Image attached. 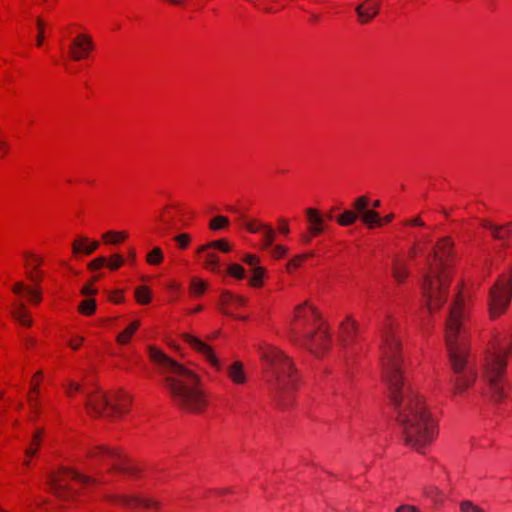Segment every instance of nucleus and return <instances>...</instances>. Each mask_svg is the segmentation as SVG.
Returning <instances> with one entry per match:
<instances>
[{"label": "nucleus", "mask_w": 512, "mask_h": 512, "mask_svg": "<svg viewBox=\"0 0 512 512\" xmlns=\"http://www.w3.org/2000/svg\"><path fill=\"white\" fill-rule=\"evenodd\" d=\"M380 333L383 376L397 424L401 428L405 444L418 452H424L437 435L436 421L423 399L403 378L401 343L394 332L393 323L386 321Z\"/></svg>", "instance_id": "f257e3e1"}, {"label": "nucleus", "mask_w": 512, "mask_h": 512, "mask_svg": "<svg viewBox=\"0 0 512 512\" xmlns=\"http://www.w3.org/2000/svg\"><path fill=\"white\" fill-rule=\"evenodd\" d=\"M149 357L164 375V385L174 403L184 411L201 412L206 405V399L199 389L197 375L155 347H149Z\"/></svg>", "instance_id": "f03ea898"}, {"label": "nucleus", "mask_w": 512, "mask_h": 512, "mask_svg": "<svg viewBox=\"0 0 512 512\" xmlns=\"http://www.w3.org/2000/svg\"><path fill=\"white\" fill-rule=\"evenodd\" d=\"M464 317L463 300L458 296L450 308L445 330L447 350L454 372L452 381L456 394L465 392L466 389L474 383L477 377L476 369L468 357Z\"/></svg>", "instance_id": "7ed1b4c3"}, {"label": "nucleus", "mask_w": 512, "mask_h": 512, "mask_svg": "<svg viewBox=\"0 0 512 512\" xmlns=\"http://www.w3.org/2000/svg\"><path fill=\"white\" fill-rule=\"evenodd\" d=\"M453 243L450 238H441L432 252L433 261L428 260L429 271L425 273L422 290L427 309L432 312L441 307L449 286V259L452 256Z\"/></svg>", "instance_id": "20e7f679"}, {"label": "nucleus", "mask_w": 512, "mask_h": 512, "mask_svg": "<svg viewBox=\"0 0 512 512\" xmlns=\"http://www.w3.org/2000/svg\"><path fill=\"white\" fill-rule=\"evenodd\" d=\"M263 358L269 365L267 376L274 400L281 408H289L298 383L292 362L275 347L267 348Z\"/></svg>", "instance_id": "39448f33"}, {"label": "nucleus", "mask_w": 512, "mask_h": 512, "mask_svg": "<svg viewBox=\"0 0 512 512\" xmlns=\"http://www.w3.org/2000/svg\"><path fill=\"white\" fill-rule=\"evenodd\" d=\"M91 470L106 467L108 472L125 475H136L138 468L131 465L128 460L116 449L105 445L94 447L89 452Z\"/></svg>", "instance_id": "423d86ee"}, {"label": "nucleus", "mask_w": 512, "mask_h": 512, "mask_svg": "<svg viewBox=\"0 0 512 512\" xmlns=\"http://www.w3.org/2000/svg\"><path fill=\"white\" fill-rule=\"evenodd\" d=\"M130 402V398L123 392H115L110 397L95 391L87 394L85 408L90 415L114 417L124 413Z\"/></svg>", "instance_id": "0eeeda50"}, {"label": "nucleus", "mask_w": 512, "mask_h": 512, "mask_svg": "<svg viewBox=\"0 0 512 512\" xmlns=\"http://www.w3.org/2000/svg\"><path fill=\"white\" fill-rule=\"evenodd\" d=\"M509 351L500 352L487 360L484 368V379L487 382L494 400L504 397V376L506 370V355Z\"/></svg>", "instance_id": "6e6552de"}, {"label": "nucleus", "mask_w": 512, "mask_h": 512, "mask_svg": "<svg viewBox=\"0 0 512 512\" xmlns=\"http://www.w3.org/2000/svg\"><path fill=\"white\" fill-rule=\"evenodd\" d=\"M77 480L83 484L95 483L98 480L85 476L77 471L64 469L57 473H52L48 477V484L51 491L62 500H69L74 498L75 492L69 486V480Z\"/></svg>", "instance_id": "1a4fd4ad"}, {"label": "nucleus", "mask_w": 512, "mask_h": 512, "mask_svg": "<svg viewBox=\"0 0 512 512\" xmlns=\"http://www.w3.org/2000/svg\"><path fill=\"white\" fill-rule=\"evenodd\" d=\"M512 299V274L502 277L489 291V313L492 319L502 315Z\"/></svg>", "instance_id": "9d476101"}, {"label": "nucleus", "mask_w": 512, "mask_h": 512, "mask_svg": "<svg viewBox=\"0 0 512 512\" xmlns=\"http://www.w3.org/2000/svg\"><path fill=\"white\" fill-rule=\"evenodd\" d=\"M105 499L109 502L125 508H136L139 506L145 508H158L159 502L152 498H145L133 494H108Z\"/></svg>", "instance_id": "9b49d317"}, {"label": "nucleus", "mask_w": 512, "mask_h": 512, "mask_svg": "<svg viewBox=\"0 0 512 512\" xmlns=\"http://www.w3.org/2000/svg\"><path fill=\"white\" fill-rule=\"evenodd\" d=\"M94 48V42L91 36L79 34L74 38L69 46V56L74 61H80L87 58Z\"/></svg>", "instance_id": "f8f14e48"}, {"label": "nucleus", "mask_w": 512, "mask_h": 512, "mask_svg": "<svg viewBox=\"0 0 512 512\" xmlns=\"http://www.w3.org/2000/svg\"><path fill=\"white\" fill-rule=\"evenodd\" d=\"M369 199L366 196L358 197L354 203L353 208L358 212L359 217L365 225L369 228L381 225V218L379 213L374 210L367 209Z\"/></svg>", "instance_id": "ddd939ff"}, {"label": "nucleus", "mask_w": 512, "mask_h": 512, "mask_svg": "<svg viewBox=\"0 0 512 512\" xmlns=\"http://www.w3.org/2000/svg\"><path fill=\"white\" fill-rule=\"evenodd\" d=\"M305 345L314 352L319 353L328 348L329 338L327 330L319 325L317 331L314 333H306L304 335Z\"/></svg>", "instance_id": "4468645a"}, {"label": "nucleus", "mask_w": 512, "mask_h": 512, "mask_svg": "<svg viewBox=\"0 0 512 512\" xmlns=\"http://www.w3.org/2000/svg\"><path fill=\"white\" fill-rule=\"evenodd\" d=\"M381 4L378 0H365L355 7L358 21L361 24L369 23L380 12Z\"/></svg>", "instance_id": "2eb2a0df"}, {"label": "nucleus", "mask_w": 512, "mask_h": 512, "mask_svg": "<svg viewBox=\"0 0 512 512\" xmlns=\"http://www.w3.org/2000/svg\"><path fill=\"white\" fill-rule=\"evenodd\" d=\"M184 339L191 347L200 352L211 363V365L220 369V362L210 346L192 335L186 334L184 335Z\"/></svg>", "instance_id": "dca6fc26"}, {"label": "nucleus", "mask_w": 512, "mask_h": 512, "mask_svg": "<svg viewBox=\"0 0 512 512\" xmlns=\"http://www.w3.org/2000/svg\"><path fill=\"white\" fill-rule=\"evenodd\" d=\"M319 315L314 307L310 306L307 302L300 304L295 309V320L301 321L304 324L310 322H317Z\"/></svg>", "instance_id": "f3484780"}, {"label": "nucleus", "mask_w": 512, "mask_h": 512, "mask_svg": "<svg viewBox=\"0 0 512 512\" xmlns=\"http://www.w3.org/2000/svg\"><path fill=\"white\" fill-rule=\"evenodd\" d=\"M99 246L100 243L98 241L89 242L87 237L80 236L72 243V252L74 255H78L80 253L90 255L96 251Z\"/></svg>", "instance_id": "a211bd4d"}, {"label": "nucleus", "mask_w": 512, "mask_h": 512, "mask_svg": "<svg viewBox=\"0 0 512 512\" xmlns=\"http://www.w3.org/2000/svg\"><path fill=\"white\" fill-rule=\"evenodd\" d=\"M306 216L310 223L309 230L313 236L319 235L324 230V218L321 216L318 210L314 208L306 209Z\"/></svg>", "instance_id": "6ab92c4d"}, {"label": "nucleus", "mask_w": 512, "mask_h": 512, "mask_svg": "<svg viewBox=\"0 0 512 512\" xmlns=\"http://www.w3.org/2000/svg\"><path fill=\"white\" fill-rule=\"evenodd\" d=\"M227 376L235 383V384H244L246 382V375L243 370V365L241 362L236 361L227 367Z\"/></svg>", "instance_id": "aec40b11"}, {"label": "nucleus", "mask_w": 512, "mask_h": 512, "mask_svg": "<svg viewBox=\"0 0 512 512\" xmlns=\"http://www.w3.org/2000/svg\"><path fill=\"white\" fill-rule=\"evenodd\" d=\"M358 329L357 323L351 318L348 317L345 322L341 325L342 330V341L344 345H347L348 342L354 337Z\"/></svg>", "instance_id": "412c9836"}, {"label": "nucleus", "mask_w": 512, "mask_h": 512, "mask_svg": "<svg viewBox=\"0 0 512 512\" xmlns=\"http://www.w3.org/2000/svg\"><path fill=\"white\" fill-rule=\"evenodd\" d=\"M11 315L16 321L24 326L32 325V320L28 317V311L23 303L15 305L14 309L11 311Z\"/></svg>", "instance_id": "4be33fe9"}, {"label": "nucleus", "mask_w": 512, "mask_h": 512, "mask_svg": "<svg viewBox=\"0 0 512 512\" xmlns=\"http://www.w3.org/2000/svg\"><path fill=\"white\" fill-rule=\"evenodd\" d=\"M393 277L399 283L403 282L405 278L408 276L409 271L406 263L403 261L396 259L393 263L392 269Z\"/></svg>", "instance_id": "5701e85b"}, {"label": "nucleus", "mask_w": 512, "mask_h": 512, "mask_svg": "<svg viewBox=\"0 0 512 512\" xmlns=\"http://www.w3.org/2000/svg\"><path fill=\"white\" fill-rule=\"evenodd\" d=\"M198 253L203 255L204 264L208 269L213 272L219 271V258L214 252H211L210 249H207L203 252L198 250Z\"/></svg>", "instance_id": "b1692460"}, {"label": "nucleus", "mask_w": 512, "mask_h": 512, "mask_svg": "<svg viewBox=\"0 0 512 512\" xmlns=\"http://www.w3.org/2000/svg\"><path fill=\"white\" fill-rule=\"evenodd\" d=\"M229 211L235 212L239 214V219L244 222V226L246 229L251 233H257L262 231L265 228V223H260L255 220L248 221L246 220L245 216L243 214H240L236 209L234 208H228Z\"/></svg>", "instance_id": "393cba45"}, {"label": "nucleus", "mask_w": 512, "mask_h": 512, "mask_svg": "<svg viewBox=\"0 0 512 512\" xmlns=\"http://www.w3.org/2000/svg\"><path fill=\"white\" fill-rule=\"evenodd\" d=\"M358 218L359 215L356 210H345L340 216L337 217V222L341 226H349L354 224Z\"/></svg>", "instance_id": "a878e982"}, {"label": "nucleus", "mask_w": 512, "mask_h": 512, "mask_svg": "<svg viewBox=\"0 0 512 512\" xmlns=\"http://www.w3.org/2000/svg\"><path fill=\"white\" fill-rule=\"evenodd\" d=\"M25 258V267L28 271H39L38 267L42 264L43 259L37 255H34L30 252L24 253Z\"/></svg>", "instance_id": "bb28decb"}, {"label": "nucleus", "mask_w": 512, "mask_h": 512, "mask_svg": "<svg viewBox=\"0 0 512 512\" xmlns=\"http://www.w3.org/2000/svg\"><path fill=\"white\" fill-rule=\"evenodd\" d=\"M140 325L139 321L132 322L123 332L118 334L117 342L120 344H126L133 333L138 329Z\"/></svg>", "instance_id": "cd10ccee"}, {"label": "nucleus", "mask_w": 512, "mask_h": 512, "mask_svg": "<svg viewBox=\"0 0 512 512\" xmlns=\"http://www.w3.org/2000/svg\"><path fill=\"white\" fill-rule=\"evenodd\" d=\"M208 284L203 280L194 278L190 283V294L194 297L201 296L207 289Z\"/></svg>", "instance_id": "c85d7f7f"}, {"label": "nucleus", "mask_w": 512, "mask_h": 512, "mask_svg": "<svg viewBox=\"0 0 512 512\" xmlns=\"http://www.w3.org/2000/svg\"><path fill=\"white\" fill-rule=\"evenodd\" d=\"M212 248H218L219 250H221L223 252H229L231 250L230 245L225 240H216V241H211L208 244L202 245L201 247H199V251L203 252L207 249H212Z\"/></svg>", "instance_id": "c756f323"}, {"label": "nucleus", "mask_w": 512, "mask_h": 512, "mask_svg": "<svg viewBox=\"0 0 512 512\" xmlns=\"http://www.w3.org/2000/svg\"><path fill=\"white\" fill-rule=\"evenodd\" d=\"M127 237L125 232L108 231L102 235L106 243L117 244Z\"/></svg>", "instance_id": "7c9ffc66"}, {"label": "nucleus", "mask_w": 512, "mask_h": 512, "mask_svg": "<svg viewBox=\"0 0 512 512\" xmlns=\"http://www.w3.org/2000/svg\"><path fill=\"white\" fill-rule=\"evenodd\" d=\"M41 434V430L34 433L30 446L25 449V455L27 457H32L37 453V449L41 443Z\"/></svg>", "instance_id": "2f4dec72"}, {"label": "nucleus", "mask_w": 512, "mask_h": 512, "mask_svg": "<svg viewBox=\"0 0 512 512\" xmlns=\"http://www.w3.org/2000/svg\"><path fill=\"white\" fill-rule=\"evenodd\" d=\"M135 297L140 304H147L150 302V290L146 286H140L135 290Z\"/></svg>", "instance_id": "473e14b6"}, {"label": "nucleus", "mask_w": 512, "mask_h": 512, "mask_svg": "<svg viewBox=\"0 0 512 512\" xmlns=\"http://www.w3.org/2000/svg\"><path fill=\"white\" fill-rule=\"evenodd\" d=\"M263 232V248H269L272 246V243L275 239V231L270 225H265V228L262 230Z\"/></svg>", "instance_id": "72a5a7b5"}, {"label": "nucleus", "mask_w": 512, "mask_h": 512, "mask_svg": "<svg viewBox=\"0 0 512 512\" xmlns=\"http://www.w3.org/2000/svg\"><path fill=\"white\" fill-rule=\"evenodd\" d=\"M264 268L260 267V266H255L253 269H252V277L250 279V284L254 287H260L262 285V279H263V276H264Z\"/></svg>", "instance_id": "f704fd0d"}, {"label": "nucleus", "mask_w": 512, "mask_h": 512, "mask_svg": "<svg viewBox=\"0 0 512 512\" xmlns=\"http://www.w3.org/2000/svg\"><path fill=\"white\" fill-rule=\"evenodd\" d=\"M147 262L151 265H158L163 260V252L161 248L155 247L150 253L147 255Z\"/></svg>", "instance_id": "c9c22d12"}, {"label": "nucleus", "mask_w": 512, "mask_h": 512, "mask_svg": "<svg viewBox=\"0 0 512 512\" xmlns=\"http://www.w3.org/2000/svg\"><path fill=\"white\" fill-rule=\"evenodd\" d=\"M96 303L93 299H85L81 302L79 310L85 315H91L95 312Z\"/></svg>", "instance_id": "e433bc0d"}, {"label": "nucleus", "mask_w": 512, "mask_h": 512, "mask_svg": "<svg viewBox=\"0 0 512 512\" xmlns=\"http://www.w3.org/2000/svg\"><path fill=\"white\" fill-rule=\"evenodd\" d=\"M229 220L225 216H216L214 217L209 224L210 229L212 230H219L226 226H228Z\"/></svg>", "instance_id": "4c0bfd02"}, {"label": "nucleus", "mask_w": 512, "mask_h": 512, "mask_svg": "<svg viewBox=\"0 0 512 512\" xmlns=\"http://www.w3.org/2000/svg\"><path fill=\"white\" fill-rule=\"evenodd\" d=\"M459 508L460 512H485L480 506L469 500L460 502Z\"/></svg>", "instance_id": "58836bf2"}, {"label": "nucleus", "mask_w": 512, "mask_h": 512, "mask_svg": "<svg viewBox=\"0 0 512 512\" xmlns=\"http://www.w3.org/2000/svg\"><path fill=\"white\" fill-rule=\"evenodd\" d=\"M228 273L237 279H243L245 275L244 268L239 264H231L228 267Z\"/></svg>", "instance_id": "ea45409f"}, {"label": "nucleus", "mask_w": 512, "mask_h": 512, "mask_svg": "<svg viewBox=\"0 0 512 512\" xmlns=\"http://www.w3.org/2000/svg\"><path fill=\"white\" fill-rule=\"evenodd\" d=\"M312 255H313V253H308V254H302V255L295 256L293 259H291L288 262L287 269L290 271L292 268L299 267L303 260H305L306 258H308V257H310Z\"/></svg>", "instance_id": "a19ab883"}, {"label": "nucleus", "mask_w": 512, "mask_h": 512, "mask_svg": "<svg viewBox=\"0 0 512 512\" xmlns=\"http://www.w3.org/2000/svg\"><path fill=\"white\" fill-rule=\"evenodd\" d=\"M124 263L123 257L120 254H115L110 258V261H107L106 265L111 270H116L120 268Z\"/></svg>", "instance_id": "79ce46f5"}, {"label": "nucleus", "mask_w": 512, "mask_h": 512, "mask_svg": "<svg viewBox=\"0 0 512 512\" xmlns=\"http://www.w3.org/2000/svg\"><path fill=\"white\" fill-rule=\"evenodd\" d=\"M159 221L161 222L162 227L158 230V232L162 235L168 233L174 228V223L171 219H166L165 217L160 216Z\"/></svg>", "instance_id": "37998d69"}, {"label": "nucleus", "mask_w": 512, "mask_h": 512, "mask_svg": "<svg viewBox=\"0 0 512 512\" xmlns=\"http://www.w3.org/2000/svg\"><path fill=\"white\" fill-rule=\"evenodd\" d=\"M107 263V259L106 257L104 256H100V257H97L95 258L94 260H92L89 264H88V268L90 270H98L100 269L101 267H103L104 265H106Z\"/></svg>", "instance_id": "c03bdc74"}, {"label": "nucleus", "mask_w": 512, "mask_h": 512, "mask_svg": "<svg viewBox=\"0 0 512 512\" xmlns=\"http://www.w3.org/2000/svg\"><path fill=\"white\" fill-rule=\"evenodd\" d=\"M175 240L178 242L179 247L184 249L190 243V236L188 234L183 233V234L176 236Z\"/></svg>", "instance_id": "a18cd8bd"}, {"label": "nucleus", "mask_w": 512, "mask_h": 512, "mask_svg": "<svg viewBox=\"0 0 512 512\" xmlns=\"http://www.w3.org/2000/svg\"><path fill=\"white\" fill-rule=\"evenodd\" d=\"M26 275L31 282L38 284L42 279L43 273L40 270L39 271H27Z\"/></svg>", "instance_id": "49530a36"}, {"label": "nucleus", "mask_w": 512, "mask_h": 512, "mask_svg": "<svg viewBox=\"0 0 512 512\" xmlns=\"http://www.w3.org/2000/svg\"><path fill=\"white\" fill-rule=\"evenodd\" d=\"M26 292L34 303H39L41 301V292L39 289L27 288Z\"/></svg>", "instance_id": "de8ad7c7"}, {"label": "nucleus", "mask_w": 512, "mask_h": 512, "mask_svg": "<svg viewBox=\"0 0 512 512\" xmlns=\"http://www.w3.org/2000/svg\"><path fill=\"white\" fill-rule=\"evenodd\" d=\"M271 253L276 258H281L286 255L287 248L282 245H276L272 247Z\"/></svg>", "instance_id": "09e8293b"}, {"label": "nucleus", "mask_w": 512, "mask_h": 512, "mask_svg": "<svg viewBox=\"0 0 512 512\" xmlns=\"http://www.w3.org/2000/svg\"><path fill=\"white\" fill-rule=\"evenodd\" d=\"M512 235V223H506L502 225L500 236H503V241L509 239Z\"/></svg>", "instance_id": "8fccbe9b"}, {"label": "nucleus", "mask_w": 512, "mask_h": 512, "mask_svg": "<svg viewBox=\"0 0 512 512\" xmlns=\"http://www.w3.org/2000/svg\"><path fill=\"white\" fill-rule=\"evenodd\" d=\"M424 493L427 497L432 498L434 501H438L437 496L440 495V491L438 490V488L433 486L427 487L425 488Z\"/></svg>", "instance_id": "3c124183"}, {"label": "nucleus", "mask_w": 512, "mask_h": 512, "mask_svg": "<svg viewBox=\"0 0 512 512\" xmlns=\"http://www.w3.org/2000/svg\"><path fill=\"white\" fill-rule=\"evenodd\" d=\"M489 230L491 231L494 239L503 241V236H500L501 230H502V225L493 224Z\"/></svg>", "instance_id": "603ef678"}, {"label": "nucleus", "mask_w": 512, "mask_h": 512, "mask_svg": "<svg viewBox=\"0 0 512 512\" xmlns=\"http://www.w3.org/2000/svg\"><path fill=\"white\" fill-rule=\"evenodd\" d=\"M37 27H38V36H37V46H41L44 39V28H43V22L41 19L37 20Z\"/></svg>", "instance_id": "864d4df0"}, {"label": "nucleus", "mask_w": 512, "mask_h": 512, "mask_svg": "<svg viewBox=\"0 0 512 512\" xmlns=\"http://www.w3.org/2000/svg\"><path fill=\"white\" fill-rule=\"evenodd\" d=\"M234 301V295L231 294L228 291H225L221 294V302L222 305H228L229 303H232Z\"/></svg>", "instance_id": "5fc2aeb1"}, {"label": "nucleus", "mask_w": 512, "mask_h": 512, "mask_svg": "<svg viewBox=\"0 0 512 512\" xmlns=\"http://www.w3.org/2000/svg\"><path fill=\"white\" fill-rule=\"evenodd\" d=\"M245 261V263H247L249 266L252 267V269L255 267V266H258V262H259V259L255 256V255H251V254H248L244 257L243 259Z\"/></svg>", "instance_id": "6e6d98bb"}, {"label": "nucleus", "mask_w": 512, "mask_h": 512, "mask_svg": "<svg viewBox=\"0 0 512 512\" xmlns=\"http://www.w3.org/2000/svg\"><path fill=\"white\" fill-rule=\"evenodd\" d=\"M279 231L283 234H288L289 233V226H288V223H287V220L281 218L279 219Z\"/></svg>", "instance_id": "4d7b16f0"}, {"label": "nucleus", "mask_w": 512, "mask_h": 512, "mask_svg": "<svg viewBox=\"0 0 512 512\" xmlns=\"http://www.w3.org/2000/svg\"><path fill=\"white\" fill-rule=\"evenodd\" d=\"M396 512H420V511L414 506L402 505L397 508Z\"/></svg>", "instance_id": "13d9d810"}, {"label": "nucleus", "mask_w": 512, "mask_h": 512, "mask_svg": "<svg viewBox=\"0 0 512 512\" xmlns=\"http://www.w3.org/2000/svg\"><path fill=\"white\" fill-rule=\"evenodd\" d=\"M28 287H25L24 284L22 282H17L16 284H14V286L12 287V291L15 293V294H20L23 290L26 291Z\"/></svg>", "instance_id": "bf43d9fd"}, {"label": "nucleus", "mask_w": 512, "mask_h": 512, "mask_svg": "<svg viewBox=\"0 0 512 512\" xmlns=\"http://www.w3.org/2000/svg\"><path fill=\"white\" fill-rule=\"evenodd\" d=\"M81 293L83 295H94V294H96V290L93 289L90 285H85L82 288Z\"/></svg>", "instance_id": "052dcab7"}, {"label": "nucleus", "mask_w": 512, "mask_h": 512, "mask_svg": "<svg viewBox=\"0 0 512 512\" xmlns=\"http://www.w3.org/2000/svg\"><path fill=\"white\" fill-rule=\"evenodd\" d=\"M245 303H246L245 298H243L242 296L234 295V301L232 302V304L239 307V306L245 305Z\"/></svg>", "instance_id": "680f3d73"}, {"label": "nucleus", "mask_w": 512, "mask_h": 512, "mask_svg": "<svg viewBox=\"0 0 512 512\" xmlns=\"http://www.w3.org/2000/svg\"><path fill=\"white\" fill-rule=\"evenodd\" d=\"M72 391H80V385L74 382H71L69 386L67 387V393L69 395L72 394Z\"/></svg>", "instance_id": "e2e57ef3"}, {"label": "nucleus", "mask_w": 512, "mask_h": 512, "mask_svg": "<svg viewBox=\"0 0 512 512\" xmlns=\"http://www.w3.org/2000/svg\"><path fill=\"white\" fill-rule=\"evenodd\" d=\"M407 225H418V226H424V222L421 220L420 217H415L411 219L410 221L406 222Z\"/></svg>", "instance_id": "0e129e2a"}, {"label": "nucleus", "mask_w": 512, "mask_h": 512, "mask_svg": "<svg viewBox=\"0 0 512 512\" xmlns=\"http://www.w3.org/2000/svg\"><path fill=\"white\" fill-rule=\"evenodd\" d=\"M109 299L115 303H120L122 301V295L120 292H114Z\"/></svg>", "instance_id": "69168bd1"}, {"label": "nucleus", "mask_w": 512, "mask_h": 512, "mask_svg": "<svg viewBox=\"0 0 512 512\" xmlns=\"http://www.w3.org/2000/svg\"><path fill=\"white\" fill-rule=\"evenodd\" d=\"M83 341H84V338L79 337L77 342L70 341L69 345L72 349L77 350Z\"/></svg>", "instance_id": "338daca9"}, {"label": "nucleus", "mask_w": 512, "mask_h": 512, "mask_svg": "<svg viewBox=\"0 0 512 512\" xmlns=\"http://www.w3.org/2000/svg\"><path fill=\"white\" fill-rule=\"evenodd\" d=\"M394 215L393 214H389L383 218H381V224L382 223H389L390 221H392Z\"/></svg>", "instance_id": "774afa93"}]
</instances>
